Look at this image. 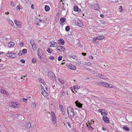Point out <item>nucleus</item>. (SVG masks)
<instances>
[{"label":"nucleus","instance_id":"nucleus-32","mask_svg":"<svg viewBox=\"0 0 132 132\" xmlns=\"http://www.w3.org/2000/svg\"><path fill=\"white\" fill-rule=\"evenodd\" d=\"M30 43L31 45L35 44V41L32 39L30 40Z\"/></svg>","mask_w":132,"mask_h":132},{"label":"nucleus","instance_id":"nucleus-16","mask_svg":"<svg viewBox=\"0 0 132 132\" xmlns=\"http://www.w3.org/2000/svg\"><path fill=\"white\" fill-rule=\"evenodd\" d=\"M102 118L103 120L106 123H109V119L106 116H103Z\"/></svg>","mask_w":132,"mask_h":132},{"label":"nucleus","instance_id":"nucleus-8","mask_svg":"<svg viewBox=\"0 0 132 132\" xmlns=\"http://www.w3.org/2000/svg\"><path fill=\"white\" fill-rule=\"evenodd\" d=\"M14 45V43L13 42H10L6 45V47L8 48H12Z\"/></svg>","mask_w":132,"mask_h":132},{"label":"nucleus","instance_id":"nucleus-45","mask_svg":"<svg viewBox=\"0 0 132 132\" xmlns=\"http://www.w3.org/2000/svg\"><path fill=\"white\" fill-rule=\"evenodd\" d=\"M62 59V56H59L58 57V60L59 61H61Z\"/></svg>","mask_w":132,"mask_h":132},{"label":"nucleus","instance_id":"nucleus-26","mask_svg":"<svg viewBox=\"0 0 132 132\" xmlns=\"http://www.w3.org/2000/svg\"><path fill=\"white\" fill-rule=\"evenodd\" d=\"M7 21L9 24L12 26L14 25V24L13 21L10 19H7Z\"/></svg>","mask_w":132,"mask_h":132},{"label":"nucleus","instance_id":"nucleus-20","mask_svg":"<svg viewBox=\"0 0 132 132\" xmlns=\"http://www.w3.org/2000/svg\"><path fill=\"white\" fill-rule=\"evenodd\" d=\"M15 23L17 26H21L22 25L21 22L19 21L15 20L14 21Z\"/></svg>","mask_w":132,"mask_h":132},{"label":"nucleus","instance_id":"nucleus-21","mask_svg":"<svg viewBox=\"0 0 132 132\" xmlns=\"http://www.w3.org/2000/svg\"><path fill=\"white\" fill-rule=\"evenodd\" d=\"M79 8L78 6H75L74 7L73 10L75 11H78L79 13L81 12V11L80 10H78Z\"/></svg>","mask_w":132,"mask_h":132},{"label":"nucleus","instance_id":"nucleus-40","mask_svg":"<svg viewBox=\"0 0 132 132\" xmlns=\"http://www.w3.org/2000/svg\"><path fill=\"white\" fill-rule=\"evenodd\" d=\"M70 29V28L69 26H67L65 28V30L66 31H69Z\"/></svg>","mask_w":132,"mask_h":132},{"label":"nucleus","instance_id":"nucleus-56","mask_svg":"<svg viewBox=\"0 0 132 132\" xmlns=\"http://www.w3.org/2000/svg\"><path fill=\"white\" fill-rule=\"evenodd\" d=\"M27 100V98H23V100L24 102H25Z\"/></svg>","mask_w":132,"mask_h":132},{"label":"nucleus","instance_id":"nucleus-23","mask_svg":"<svg viewBox=\"0 0 132 132\" xmlns=\"http://www.w3.org/2000/svg\"><path fill=\"white\" fill-rule=\"evenodd\" d=\"M1 92L2 94H6L7 95H9V93L5 90L4 89H1Z\"/></svg>","mask_w":132,"mask_h":132},{"label":"nucleus","instance_id":"nucleus-57","mask_svg":"<svg viewBox=\"0 0 132 132\" xmlns=\"http://www.w3.org/2000/svg\"><path fill=\"white\" fill-rule=\"evenodd\" d=\"M100 16L102 18H103L104 17V15H103L101 14H100Z\"/></svg>","mask_w":132,"mask_h":132},{"label":"nucleus","instance_id":"nucleus-46","mask_svg":"<svg viewBox=\"0 0 132 132\" xmlns=\"http://www.w3.org/2000/svg\"><path fill=\"white\" fill-rule=\"evenodd\" d=\"M49 58L51 60H53L54 59V57L52 56H50L49 57Z\"/></svg>","mask_w":132,"mask_h":132},{"label":"nucleus","instance_id":"nucleus-39","mask_svg":"<svg viewBox=\"0 0 132 132\" xmlns=\"http://www.w3.org/2000/svg\"><path fill=\"white\" fill-rule=\"evenodd\" d=\"M36 62V60L35 58H34L32 60V62L33 63H35Z\"/></svg>","mask_w":132,"mask_h":132},{"label":"nucleus","instance_id":"nucleus-25","mask_svg":"<svg viewBox=\"0 0 132 132\" xmlns=\"http://www.w3.org/2000/svg\"><path fill=\"white\" fill-rule=\"evenodd\" d=\"M45 10L46 12H48L50 10V7L47 5L45 6Z\"/></svg>","mask_w":132,"mask_h":132},{"label":"nucleus","instance_id":"nucleus-49","mask_svg":"<svg viewBox=\"0 0 132 132\" xmlns=\"http://www.w3.org/2000/svg\"><path fill=\"white\" fill-rule=\"evenodd\" d=\"M21 62L23 63H25V60L23 59H21L20 60Z\"/></svg>","mask_w":132,"mask_h":132},{"label":"nucleus","instance_id":"nucleus-44","mask_svg":"<svg viewBox=\"0 0 132 132\" xmlns=\"http://www.w3.org/2000/svg\"><path fill=\"white\" fill-rule=\"evenodd\" d=\"M51 49H50L49 48H48V49H47L46 50V51L47 52H48V53H51V52H52V51H51Z\"/></svg>","mask_w":132,"mask_h":132},{"label":"nucleus","instance_id":"nucleus-17","mask_svg":"<svg viewBox=\"0 0 132 132\" xmlns=\"http://www.w3.org/2000/svg\"><path fill=\"white\" fill-rule=\"evenodd\" d=\"M54 76V73L51 71L48 72V76L51 78H52Z\"/></svg>","mask_w":132,"mask_h":132},{"label":"nucleus","instance_id":"nucleus-53","mask_svg":"<svg viewBox=\"0 0 132 132\" xmlns=\"http://www.w3.org/2000/svg\"><path fill=\"white\" fill-rule=\"evenodd\" d=\"M16 9L17 10H19L20 9V6H17L16 7Z\"/></svg>","mask_w":132,"mask_h":132},{"label":"nucleus","instance_id":"nucleus-30","mask_svg":"<svg viewBox=\"0 0 132 132\" xmlns=\"http://www.w3.org/2000/svg\"><path fill=\"white\" fill-rule=\"evenodd\" d=\"M32 49L34 51L35 50H36V44H35L33 45H31Z\"/></svg>","mask_w":132,"mask_h":132},{"label":"nucleus","instance_id":"nucleus-51","mask_svg":"<svg viewBox=\"0 0 132 132\" xmlns=\"http://www.w3.org/2000/svg\"><path fill=\"white\" fill-rule=\"evenodd\" d=\"M89 58L90 59H93V57L91 55L89 56Z\"/></svg>","mask_w":132,"mask_h":132},{"label":"nucleus","instance_id":"nucleus-19","mask_svg":"<svg viewBox=\"0 0 132 132\" xmlns=\"http://www.w3.org/2000/svg\"><path fill=\"white\" fill-rule=\"evenodd\" d=\"M25 126L27 128L29 129L31 127V125L29 122H27L26 123Z\"/></svg>","mask_w":132,"mask_h":132},{"label":"nucleus","instance_id":"nucleus-50","mask_svg":"<svg viewBox=\"0 0 132 132\" xmlns=\"http://www.w3.org/2000/svg\"><path fill=\"white\" fill-rule=\"evenodd\" d=\"M76 46H77L79 47H81V45L80 43H77V44H76Z\"/></svg>","mask_w":132,"mask_h":132},{"label":"nucleus","instance_id":"nucleus-10","mask_svg":"<svg viewBox=\"0 0 132 132\" xmlns=\"http://www.w3.org/2000/svg\"><path fill=\"white\" fill-rule=\"evenodd\" d=\"M67 67L70 69L75 70L76 69V67L71 63L69 64L68 65Z\"/></svg>","mask_w":132,"mask_h":132},{"label":"nucleus","instance_id":"nucleus-28","mask_svg":"<svg viewBox=\"0 0 132 132\" xmlns=\"http://www.w3.org/2000/svg\"><path fill=\"white\" fill-rule=\"evenodd\" d=\"M70 57L75 60H78V57L76 55H73L71 56Z\"/></svg>","mask_w":132,"mask_h":132},{"label":"nucleus","instance_id":"nucleus-58","mask_svg":"<svg viewBox=\"0 0 132 132\" xmlns=\"http://www.w3.org/2000/svg\"><path fill=\"white\" fill-rule=\"evenodd\" d=\"M102 129L103 130L105 131V130H106V129L105 128L103 127L102 128Z\"/></svg>","mask_w":132,"mask_h":132},{"label":"nucleus","instance_id":"nucleus-18","mask_svg":"<svg viewBox=\"0 0 132 132\" xmlns=\"http://www.w3.org/2000/svg\"><path fill=\"white\" fill-rule=\"evenodd\" d=\"M75 103L77 106H78L79 108H81L82 107V104L80 103L78 101H77L75 102Z\"/></svg>","mask_w":132,"mask_h":132},{"label":"nucleus","instance_id":"nucleus-63","mask_svg":"<svg viewBox=\"0 0 132 132\" xmlns=\"http://www.w3.org/2000/svg\"><path fill=\"white\" fill-rule=\"evenodd\" d=\"M20 44L22 46L23 45V43L22 42Z\"/></svg>","mask_w":132,"mask_h":132},{"label":"nucleus","instance_id":"nucleus-48","mask_svg":"<svg viewBox=\"0 0 132 132\" xmlns=\"http://www.w3.org/2000/svg\"><path fill=\"white\" fill-rule=\"evenodd\" d=\"M18 54L19 56H21L23 55V54L22 53V52H20L18 53Z\"/></svg>","mask_w":132,"mask_h":132},{"label":"nucleus","instance_id":"nucleus-14","mask_svg":"<svg viewBox=\"0 0 132 132\" xmlns=\"http://www.w3.org/2000/svg\"><path fill=\"white\" fill-rule=\"evenodd\" d=\"M57 43L54 41H52L51 42L50 46L51 47H57Z\"/></svg>","mask_w":132,"mask_h":132},{"label":"nucleus","instance_id":"nucleus-42","mask_svg":"<svg viewBox=\"0 0 132 132\" xmlns=\"http://www.w3.org/2000/svg\"><path fill=\"white\" fill-rule=\"evenodd\" d=\"M11 5L12 7L15 6V5L14 2L12 1L11 2Z\"/></svg>","mask_w":132,"mask_h":132},{"label":"nucleus","instance_id":"nucleus-1","mask_svg":"<svg viewBox=\"0 0 132 132\" xmlns=\"http://www.w3.org/2000/svg\"><path fill=\"white\" fill-rule=\"evenodd\" d=\"M67 111L69 116L71 118H72L74 116V111L73 109L70 107H68L67 108Z\"/></svg>","mask_w":132,"mask_h":132},{"label":"nucleus","instance_id":"nucleus-4","mask_svg":"<svg viewBox=\"0 0 132 132\" xmlns=\"http://www.w3.org/2000/svg\"><path fill=\"white\" fill-rule=\"evenodd\" d=\"M52 120L53 123L55 124L56 122V116L54 112L52 111L51 112Z\"/></svg>","mask_w":132,"mask_h":132},{"label":"nucleus","instance_id":"nucleus-5","mask_svg":"<svg viewBox=\"0 0 132 132\" xmlns=\"http://www.w3.org/2000/svg\"><path fill=\"white\" fill-rule=\"evenodd\" d=\"M56 49L61 52H63L65 50V48L64 46L60 45L57 46Z\"/></svg>","mask_w":132,"mask_h":132},{"label":"nucleus","instance_id":"nucleus-9","mask_svg":"<svg viewBox=\"0 0 132 132\" xmlns=\"http://www.w3.org/2000/svg\"><path fill=\"white\" fill-rule=\"evenodd\" d=\"M40 91L42 94L45 97H46L47 96L48 93L42 88H41Z\"/></svg>","mask_w":132,"mask_h":132},{"label":"nucleus","instance_id":"nucleus-55","mask_svg":"<svg viewBox=\"0 0 132 132\" xmlns=\"http://www.w3.org/2000/svg\"><path fill=\"white\" fill-rule=\"evenodd\" d=\"M91 73H92L94 74L95 75H96V73L94 71H92Z\"/></svg>","mask_w":132,"mask_h":132},{"label":"nucleus","instance_id":"nucleus-64","mask_svg":"<svg viewBox=\"0 0 132 132\" xmlns=\"http://www.w3.org/2000/svg\"><path fill=\"white\" fill-rule=\"evenodd\" d=\"M62 11H64V10H65V9H64V8H62Z\"/></svg>","mask_w":132,"mask_h":132},{"label":"nucleus","instance_id":"nucleus-15","mask_svg":"<svg viewBox=\"0 0 132 132\" xmlns=\"http://www.w3.org/2000/svg\"><path fill=\"white\" fill-rule=\"evenodd\" d=\"M58 43L60 45H63L64 44V41L63 39H60L58 41Z\"/></svg>","mask_w":132,"mask_h":132},{"label":"nucleus","instance_id":"nucleus-47","mask_svg":"<svg viewBox=\"0 0 132 132\" xmlns=\"http://www.w3.org/2000/svg\"><path fill=\"white\" fill-rule=\"evenodd\" d=\"M122 7V6H120V8H119V9L120 10V12H123V10L121 9Z\"/></svg>","mask_w":132,"mask_h":132},{"label":"nucleus","instance_id":"nucleus-60","mask_svg":"<svg viewBox=\"0 0 132 132\" xmlns=\"http://www.w3.org/2000/svg\"><path fill=\"white\" fill-rule=\"evenodd\" d=\"M87 70L89 71L90 72H91V71H92V70H90L89 69L87 68Z\"/></svg>","mask_w":132,"mask_h":132},{"label":"nucleus","instance_id":"nucleus-27","mask_svg":"<svg viewBox=\"0 0 132 132\" xmlns=\"http://www.w3.org/2000/svg\"><path fill=\"white\" fill-rule=\"evenodd\" d=\"M58 80L60 82V84H64V81L62 79L60 78H59L58 79Z\"/></svg>","mask_w":132,"mask_h":132},{"label":"nucleus","instance_id":"nucleus-31","mask_svg":"<svg viewBox=\"0 0 132 132\" xmlns=\"http://www.w3.org/2000/svg\"><path fill=\"white\" fill-rule=\"evenodd\" d=\"M61 96H64L65 94V92L63 90H62L61 92Z\"/></svg>","mask_w":132,"mask_h":132},{"label":"nucleus","instance_id":"nucleus-43","mask_svg":"<svg viewBox=\"0 0 132 132\" xmlns=\"http://www.w3.org/2000/svg\"><path fill=\"white\" fill-rule=\"evenodd\" d=\"M91 63L90 62H86L85 64V65H87L88 66H90L91 65Z\"/></svg>","mask_w":132,"mask_h":132},{"label":"nucleus","instance_id":"nucleus-7","mask_svg":"<svg viewBox=\"0 0 132 132\" xmlns=\"http://www.w3.org/2000/svg\"><path fill=\"white\" fill-rule=\"evenodd\" d=\"M104 38V37L103 36H98L97 37H94L93 39V41L95 43L96 40L97 39L101 40L103 39Z\"/></svg>","mask_w":132,"mask_h":132},{"label":"nucleus","instance_id":"nucleus-62","mask_svg":"<svg viewBox=\"0 0 132 132\" xmlns=\"http://www.w3.org/2000/svg\"><path fill=\"white\" fill-rule=\"evenodd\" d=\"M5 14H9V13L8 12H5Z\"/></svg>","mask_w":132,"mask_h":132},{"label":"nucleus","instance_id":"nucleus-11","mask_svg":"<svg viewBox=\"0 0 132 132\" xmlns=\"http://www.w3.org/2000/svg\"><path fill=\"white\" fill-rule=\"evenodd\" d=\"M98 75H97V73L96 76L97 77H100L101 79H107V78L105 76H104L102 74H101L100 73L99 74L98 73Z\"/></svg>","mask_w":132,"mask_h":132},{"label":"nucleus","instance_id":"nucleus-6","mask_svg":"<svg viewBox=\"0 0 132 132\" xmlns=\"http://www.w3.org/2000/svg\"><path fill=\"white\" fill-rule=\"evenodd\" d=\"M10 105L13 108H16L20 106V104L18 102H12L11 103Z\"/></svg>","mask_w":132,"mask_h":132},{"label":"nucleus","instance_id":"nucleus-3","mask_svg":"<svg viewBox=\"0 0 132 132\" xmlns=\"http://www.w3.org/2000/svg\"><path fill=\"white\" fill-rule=\"evenodd\" d=\"M6 56L7 57L13 58L15 57L16 55L14 53L11 51H8L6 54Z\"/></svg>","mask_w":132,"mask_h":132},{"label":"nucleus","instance_id":"nucleus-37","mask_svg":"<svg viewBox=\"0 0 132 132\" xmlns=\"http://www.w3.org/2000/svg\"><path fill=\"white\" fill-rule=\"evenodd\" d=\"M80 88V87L79 86H73V88L74 90L76 89V88L79 89Z\"/></svg>","mask_w":132,"mask_h":132},{"label":"nucleus","instance_id":"nucleus-59","mask_svg":"<svg viewBox=\"0 0 132 132\" xmlns=\"http://www.w3.org/2000/svg\"><path fill=\"white\" fill-rule=\"evenodd\" d=\"M81 54L82 55H84V56H85V55H86V53H81Z\"/></svg>","mask_w":132,"mask_h":132},{"label":"nucleus","instance_id":"nucleus-36","mask_svg":"<svg viewBox=\"0 0 132 132\" xmlns=\"http://www.w3.org/2000/svg\"><path fill=\"white\" fill-rule=\"evenodd\" d=\"M87 127L88 128V129L89 130H92L94 129V128L90 126H88V125H87Z\"/></svg>","mask_w":132,"mask_h":132},{"label":"nucleus","instance_id":"nucleus-24","mask_svg":"<svg viewBox=\"0 0 132 132\" xmlns=\"http://www.w3.org/2000/svg\"><path fill=\"white\" fill-rule=\"evenodd\" d=\"M36 104L35 103H32L31 105V107L32 109H34L36 107Z\"/></svg>","mask_w":132,"mask_h":132},{"label":"nucleus","instance_id":"nucleus-12","mask_svg":"<svg viewBox=\"0 0 132 132\" xmlns=\"http://www.w3.org/2000/svg\"><path fill=\"white\" fill-rule=\"evenodd\" d=\"M66 21V19L64 17L61 18L60 19V23L61 25H64Z\"/></svg>","mask_w":132,"mask_h":132},{"label":"nucleus","instance_id":"nucleus-22","mask_svg":"<svg viewBox=\"0 0 132 132\" xmlns=\"http://www.w3.org/2000/svg\"><path fill=\"white\" fill-rule=\"evenodd\" d=\"M102 86H104L107 87H112L111 86H110L109 84L105 82H103L102 83Z\"/></svg>","mask_w":132,"mask_h":132},{"label":"nucleus","instance_id":"nucleus-52","mask_svg":"<svg viewBox=\"0 0 132 132\" xmlns=\"http://www.w3.org/2000/svg\"><path fill=\"white\" fill-rule=\"evenodd\" d=\"M103 111V109H99L98 110V112L101 113L102 112V111Z\"/></svg>","mask_w":132,"mask_h":132},{"label":"nucleus","instance_id":"nucleus-35","mask_svg":"<svg viewBox=\"0 0 132 132\" xmlns=\"http://www.w3.org/2000/svg\"><path fill=\"white\" fill-rule=\"evenodd\" d=\"M123 129L127 131H129L130 130L129 128L126 126H124L123 127Z\"/></svg>","mask_w":132,"mask_h":132},{"label":"nucleus","instance_id":"nucleus-54","mask_svg":"<svg viewBox=\"0 0 132 132\" xmlns=\"http://www.w3.org/2000/svg\"><path fill=\"white\" fill-rule=\"evenodd\" d=\"M31 8L32 9H34V5L33 4H32L31 6Z\"/></svg>","mask_w":132,"mask_h":132},{"label":"nucleus","instance_id":"nucleus-41","mask_svg":"<svg viewBox=\"0 0 132 132\" xmlns=\"http://www.w3.org/2000/svg\"><path fill=\"white\" fill-rule=\"evenodd\" d=\"M38 80L42 83H44V81L43 79H42L41 78H39L38 79Z\"/></svg>","mask_w":132,"mask_h":132},{"label":"nucleus","instance_id":"nucleus-29","mask_svg":"<svg viewBox=\"0 0 132 132\" xmlns=\"http://www.w3.org/2000/svg\"><path fill=\"white\" fill-rule=\"evenodd\" d=\"M59 108L61 110V111L63 113V112L64 109L63 108V106L62 105H59Z\"/></svg>","mask_w":132,"mask_h":132},{"label":"nucleus","instance_id":"nucleus-61","mask_svg":"<svg viewBox=\"0 0 132 132\" xmlns=\"http://www.w3.org/2000/svg\"><path fill=\"white\" fill-rule=\"evenodd\" d=\"M39 22H38L37 23H36V25H38V26H40V25L39 24V23H38Z\"/></svg>","mask_w":132,"mask_h":132},{"label":"nucleus","instance_id":"nucleus-13","mask_svg":"<svg viewBox=\"0 0 132 132\" xmlns=\"http://www.w3.org/2000/svg\"><path fill=\"white\" fill-rule=\"evenodd\" d=\"M94 6V9L95 10H99L100 9V8L99 7V5L98 4H94L93 5Z\"/></svg>","mask_w":132,"mask_h":132},{"label":"nucleus","instance_id":"nucleus-38","mask_svg":"<svg viewBox=\"0 0 132 132\" xmlns=\"http://www.w3.org/2000/svg\"><path fill=\"white\" fill-rule=\"evenodd\" d=\"M22 52L23 54H27V50L26 49H23L22 50Z\"/></svg>","mask_w":132,"mask_h":132},{"label":"nucleus","instance_id":"nucleus-34","mask_svg":"<svg viewBox=\"0 0 132 132\" xmlns=\"http://www.w3.org/2000/svg\"><path fill=\"white\" fill-rule=\"evenodd\" d=\"M103 112H102L101 113V114L102 115H107L108 114V113L106 112V111H105V110H103Z\"/></svg>","mask_w":132,"mask_h":132},{"label":"nucleus","instance_id":"nucleus-33","mask_svg":"<svg viewBox=\"0 0 132 132\" xmlns=\"http://www.w3.org/2000/svg\"><path fill=\"white\" fill-rule=\"evenodd\" d=\"M36 21H38V22H42V23L44 22V21L43 20H41V19H38V18L37 19H36Z\"/></svg>","mask_w":132,"mask_h":132},{"label":"nucleus","instance_id":"nucleus-2","mask_svg":"<svg viewBox=\"0 0 132 132\" xmlns=\"http://www.w3.org/2000/svg\"><path fill=\"white\" fill-rule=\"evenodd\" d=\"M38 54L39 58L43 62H44V58L43 52L40 49H38Z\"/></svg>","mask_w":132,"mask_h":132}]
</instances>
